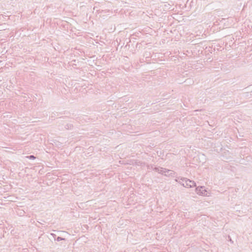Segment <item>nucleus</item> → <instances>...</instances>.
I'll use <instances>...</instances> for the list:
<instances>
[{"label":"nucleus","mask_w":252,"mask_h":252,"mask_svg":"<svg viewBox=\"0 0 252 252\" xmlns=\"http://www.w3.org/2000/svg\"><path fill=\"white\" fill-rule=\"evenodd\" d=\"M26 158L30 159H34L35 158V157L33 155L27 156Z\"/></svg>","instance_id":"5"},{"label":"nucleus","mask_w":252,"mask_h":252,"mask_svg":"<svg viewBox=\"0 0 252 252\" xmlns=\"http://www.w3.org/2000/svg\"><path fill=\"white\" fill-rule=\"evenodd\" d=\"M51 235H52L53 237H55L56 236V235L53 233H51Z\"/></svg>","instance_id":"7"},{"label":"nucleus","mask_w":252,"mask_h":252,"mask_svg":"<svg viewBox=\"0 0 252 252\" xmlns=\"http://www.w3.org/2000/svg\"><path fill=\"white\" fill-rule=\"evenodd\" d=\"M182 185L186 188H192L195 186L196 184L194 181L188 179L186 180V184L185 185L184 183H183Z\"/></svg>","instance_id":"3"},{"label":"nucleus","mask_w":252,"mask_h":252,"mask_svg":"<svg viewBox=\"0 0 252 252\" xmlns=\"http://www.w3.org/2000/svg\"><path fill=\"white\" fill-rule=\"evenodd\" d=\"M166 174H167V176H169L168 174H170V172H166Z\"/></svg>","instance_id":"8"},{"label":"nucleus","mask_w":252,"mask_h":252,"mask_svg":"<svg viewBox=\"0 0 252 252\" xmlns=\"http://www.w3.org/2000/svg\"><path fill=\"white\" fill-rule=\"evenodd\" d=\"M186 180H188V179L187 178H183V179H181L179 181H178L177 180H176V181L178 182L180 184H182L183 183H184L185 185L186 184Z\"/></svg>","instance_id":"4"},{"label":"nucleus","mask_w":252,"mask_h":252,"mask_svg":"<svg viewBox=\"0 0 252 252\" xmlns=\"http://www.w3.org/2000/svg\"><path fill=\"white\" fill-rule=\"evenodd\" d=\"M154 170L158 172V173L164 175L165 176H167L166 172H170V174H168L169 176H172L174 174V171L170 170H168L165 168H163L162 167H156Z\"/></svg>","instance_id":"1"},{"label":"nucleus","mask_w":252,"mask_h":252,"mask_svg":"<svg viewBox=\"0 0 252 252\" xmlns=\"http://www.w3.org/2000/svg\"><path fill=\"white\" fill-rule=\"evenodd\" d=\"M196 192L199 195H207V191L204 187H197L196 188Z\"/></svg>","instance_id":"2"},{"label":"nucleus","mask_w":252,"mask_h":252,"mask_svg":"<svg viewBox=\"0 0 252 252\" xmlns=\"http://www.w3.org/2000/svg\"><path fill=\"white\" fill-rule=\"evenodd\" d=\"M56 240L57 241H60L62 240H64V238H62L61 237H58Z\"/></svg>","instance_id":"6"}]
</instances>
